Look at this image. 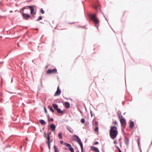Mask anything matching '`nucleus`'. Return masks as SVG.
I'll return each instance as SVG.
<instances>
[{
  "label": "nucleus",
  "instance_id": "f257e3e1",
  "mask_svg": "<svg viewBox=\"0 0 152 152\" xmlns=\"http://www.w3.org/2000/svg\"><path fill=\"white\" fill-rule=\"evenodd\" d=\"M110 137L114 140L115 138L118 134V131L117 127L115 126H111L109 132Z\"/></svg>",
  "mask_w": 152,
  "mask_h": 152
},
{
  "label": "nucleus",
  "instance_id": "f03ea898",
  "mask_svg": "<svg viewBox=\"0 0 152 152\" xmlns=\"http://www.w3.org/2000/svg\"><path fill=\"white\" fill-rule=\"evenodd\" d=\"M28 8H29L31 14L33 15V16L35 15L36 14V12H34V9L33 6H25L22 8L21 9V10H27L28 11H29Z\"/></svg>",
  "mask_w": 152,
  "mask_h": 152
},
{
  "label": "nucleus",
  "instance_id": "7ed1b4c3",
  "mask_svg": "<svg viewBox=\"0 0 152 152\" xmlns=\"http://www.w3.org/2000/svg\"><path fill=\"white\" fill-rule=\"evenodd\" d=\"M72 139L73 140L77 142L80 145L83 144L80 139L76 135H74L72 136Z\"/></svg>",
  "mask_w": 152,
  "mask_h": 152
},
{
  "label": "nucleus",
  "instance_id": "20e7f679",
  "mask_svg": "<svg viewBox=\"0 0 152 152\" xmlns=\"http://www.w3.org/2000/svg\"><path fill=\"white\" fill-rule=\"evenodd\" d=\"M57 71L56 69H48L47 71V73L48 74H50L52 73H55Z\"/></svg>",
  "mask_w": 152,
  "mask_h": 152
},
{
  "label": "nucleus",
  "instance_id": "39448f33",
  "mask_svg": "<svg viewBox=\"0 0 152 152\" xmlns=\"http://www.w3.org/2000/svg\"><path fill=\"white\" fill-rule=\"evenodd\" d=\"M22 16L23 18L26 19H28L30 18V15L27 13H26L24 12V10H22Z\"/></svg>",
  "mask_w": 152,
  "mask_h": 152
},
{
  "label": "nucleus",
  "instance_id": "423d86ee",
  "mask_svg": "<svg viewBox=\"0 0 152 152\" xmlns=\"http://www.w3.org/2000/svg\"><path fill=\"white\" fill-rule=\"evenodd\" d=\"M61 92V91L59 89V86H58L57 88V90L55 93L54 96H59Z\"/></svg>",
  "mask_w": 152,
  "mask_h": 152
},
{
  "label": "nucleus",
  "instance_id": "0eeeda50",
  "mask_svg": "<svg viewBox=\"0 0 152 152\" xmlns=\"http://www.w3.org/2000/svg\"><path fill=\"white\" fill-rule=\"evenodd\" d=\"M93 20V21L94 23L95 24V26L98 29V25L100 21L99 20Z\"/></svg>",
  "mask_w": 152,
  "mask_h": 152
},
{
  "label": "nucleus",
  "instance_id": "6e6552de",
  "mask_svg": "<svg viewBox=\"0 0 152 152\" xmlns=\"http://www.w3.org/2000/svg\"><path fill=\"white\" fill-rule=\"evenodd\" d=\"M47 139H48V148L49 150H50V135L48 134L47 137Z\"/></svg>",
  "mask_w": 152,
  "mask_h": 152
},
{
  "label": "nucleus",
  "instance_id": "1a4fd4ad",
  "mask_svg": "<svg viewBox=\"0 0 152 152\" xmlns=\"http://www.w3.org/2000/svg\"><path fill=\"white\" fill-rule=\"evenodd\" d=\"M91 148L92 150L95 151V152H99L98 149L94 146H92L90 147Z\"/></svg>",
  "mask_w": 152,
  "mask_h": 152
},
{
  "label": "nucleus",
  "instance_id": "9d476101",
  "mask_svg": "<svg viewBox=\"0 0 152 152\" xmlns=\"http://www.w3.org/2000/svg\"><path fill=\"white\" fill-rule=\"evenodd\" d=\"M50 127L52 131H54L56 128V126L54 124H52L50 126Z\"/></svg>",
  "mask_w": 152,
  "mask_h": 152
},
{
  "label": "nucleus",
  "instance_id": "9b49d317",
  "mask_svg": "<svg viewBox=\"0 0 152 152\" xmlns=\"http://www.w3.org/2000/svg\"><path fill=\"white\" fill-rule=\"evenodd\" d=\"M89 17L90 19H97L96 17V15L95 14L94 15L90 14L89 15Z\"/></svg>",
  "mask_w": 152,
  "mask_h": 152
},
{
  "label": "nucleus",
  "instance_id": "f8f14e48",
  "mask_svg": "<svg viewBox=\"0 0 152 152\" xmlns=\"http://www.w3.org/2000/svg\"><path fill=\"white\" fill-rule=\"evenodd\" d=\"M125 143L126 145H128L129 144V139L126 137H125Z\"/></svg>",
  "mask_w": 152,
  "mask_h": 152
},
{
  "label": "nucleus",
  "instance_id": "ddd939ff",
  "mask_svg": "<svg viewBox=\"0 0 152 152\" xmlns=\"http://www.w3.org/2000/svg\"><path fill=\"white\" fill-rule=\"evenodd\" d=\"M39 121L42 125H45L46 124V123L45 121L42 119L39 120Z\"/></svg>",
  "mask_w": 152,
  "mask_h": 152
},
{
  "label": "nucleus",
  "instance_id": "4468645a",
  "mask_svg": "<svg viewBox=\"0 0 152 152\" xmlns=\"http://www.w3.org/2000/svg\"><path fill=\"white\" fill-rule=\"evenodd\" d=\"M119 119L121 124H122L124 122L125 124H126V121L125 119L123 118L122 117L120 118H119Z\"/></svg>",
  "mask_w": 152,
  "mask_h": 152
},
{
  "label": "nucleus",
  "instance_id": "2eb2a0df",
  "mask_svg": "<svg viewBox=\"0 0 152 152\" xmlns=\"http://www.w3.org/2000/svg\"><path fill=\"white\" fill-rule=\"evenodd\" d=\"M70 104L69 102H65V106L66 108H69L70 107Z\"/></svg>",
  "mask_w": 152,
  "mask_h": 152
},
{
  "label": "nucleus",
  "instance_id": "dca6fc26",
  "mask_svg": "<svg viewBox=\"0 0 152 152\" xmlns=\"http://www.w3.org/2000/svg\"><path fill=\"white\" fill-rule=\"evenodd\" d=\"M98 124V122L96 120H93L92 121V124L93 126H97Z\"/></svg>",
  "mask_w": 152,
  "mask_h": 152
},
{
  "label": "nucleus",
  "instance_id": "f3484780",
  "mask_svg": "<svg viewBox=\"0 0 152 152\" xmlns=\"http://www.w3.org/2000/svg\"><path fill=\"white\" fill-rule=\"evenodd\" d=\"M134 125V122L133 121H131L129 123V126L130 129L133 128Z\"/></svg>",
  "mask_w": 152,
  "mask_h": 152
},
{
  "label": "nucleus",
  "instance_id": "a211bd4d",
  "mask_svg": "<svg viewBox=\"0 0 152 152\" xmlns=\"http://www.w3.org/2000/svg\"><path fill=\"white\" fill-rule=\"evenodd\" d=\"M58 137L59 139H62V133L61 132H59L58 134Z\"/></svg>",
  "mask_w": 152,
  "mask_h": 152
},
{
  "label": "nucleus",
  "instance_id": "6ab92c4d",
  "mask_svg": "<svg viewBox=\"0 0 152 152\" xmlns=\"http://www.w3.org/2000/svg\"><path fill=\"white\" fill-rule=\"evenodd\" d=\"M52 106L55 110H57L58 109V105L56 104H52Z\"/></svg>",
  "mask_w": 152,
  "mask_h": 152
},
{
  "label": "nucleus",
  "instance_id": "aec40b11",
  "mask_svg": "<svg viewBox=\"0 0 152 152\" xmlns=\"http://www.w3.org/2000/svg\"><path fill=\"white\" fill-rule=\"evenodd\" d=\"M67 128L68 130L71 133H73V130L72 129L71 127L69 126H67Z\"/></svg>",
  "mask_w": 152,
  "mask_h": 152
},
{
  "label": "nucleus",
  "instance_id": "412c9836",
  "mask_svg": "<svg viewBox=\"0 0 152 152\" xmlns=\"http://www.w3.org/2000/svg\"><path fill=\"white\" fill-rule=\"evenodd\" d=\"M56 110L57 111V113L59 114H61L63 113V111L61 110V109L60 108H58V109H57Z\"/></svg>",
  "mask_w": 152,
  "mask_h": 152
},
{
  "label": "nucleus",
  "instance_id": "4be33fe9",
  "mask_svg": "<svg viewBox=\"0 0 152 152\" xmlns=\"http://www.w3.org/2000/svg\"><path fill=\"white\" fill-rule=\"evenodd\" d=\"M48 108L50 110V111L52 112H53V113L54 112V110L51 106H50V105H49L48 106Z\"/></svg>",
  "mask_w": 152,
  "mask_h": 152
},
{
  "label": "nucleus",
  "instance_id": "5701e85b",
  "mask_svg": "<svg viewBox=\"0 0 152 152\" xmlns=\"http://www.w3.org/2000/svg\"><path fill=\"white\" fill-rule=\"evenodd\" d=\"M64 145L66 146L69 147V148L71 146V145L70 144L66 142H64Z\"/></svg>",
  "mask_w": 152,
  "mask_h": 152
},
{
  "label": "nucleus",
  "instance_id": "b1692460",
  "mask_svg": "<svg viewBox=\"0 0 152 152\" xmlns=\"http://www.w3.org/2000/svg\"><path fill=\"white\" fill-rule=\"evenodd\" d=\"M53 148L55 150V152H59V151L58 150L57 147L55 145L54 146Z\"/></svg>",
  "mask_w": 152,
  "mask_h": 152
},
{
  "label": "nucleus",
  "instance_id": "393cba45",
  "mask_svg": "<svg viewBox=\"0 0 152 152\" xmlns=\"http://www.w3.org/2000/svg\"><path fill=\"white\" fill-rule=\"evenodd\" d=\"M69 150L71 152H74V148L72 147V146L69 148Z\"/></svg>",
  "mask_w": 152,
  "mask_h": 152
},
{
  "label": "nucleus",
  "instance_id": "a878e982",
  "mask_svg": "<svg viewBox=\"0 0 152 152\" xmlns=\"http://www.w3.org/2000/svg\"><path fill=\"white\" fill-rule=\"evenodd\" d=\"M118 115L119 118H120L122 117L121 113L120 112H118Z\"/></svg>",
  "mask_w": 152,
  "mask_h": 152
},
{
  "label": "nucleus",
  "instance_id": "bb28decb",
  "mask_svg": "<svg viewBox=\"0 0 152 152\" xmlns=\"http://www.w3.org/2000/svg\"><path fill=\"white\" fill-rule=\"evenodd\" d=\"M80 146L81 148V152H83V144L80 145Z\"/></svg>",
  "mask_w": 152,
  "mask_h": 152
},
{
  "label": "nucleus",
  "instance_id": "cd10ccee",
  "mask_svg": "<svg viewBox=\"0 0 152 152\" xmlns=\"http://www.w3.org/2000/svg\"><path fill=\"white\" fill-rule=\"evenodd\" d=\"M94 130L96 132L98 131V127L97 126H96Z\"/></svg>",
  "mask_w": 152,
  "mask_h": 152
},
{
  "label": "nucleus",
  "instance_id": "c85d7f7f",
  "mask_svg": "<svg viewBox=\"0 0 152 152\" xmlns=\"http://www.w3.org/2000/svg\"><path fill=\"white\" fill-rule=\"evenodd\" d=\"M40 12L42 14H44L45 13L44 11L42 8L40 9Z\"/></svg>",
  "mask_w": 152,
  "mask_h": 152
},
{
  "label": "nucleus",
  "instance_id": "c756f323",
  "mask_svg": "<svg viewBox=\"0 0 152 152\" xmlns=\"http://www.w3.org/2000/svg\"><path fill=\"white\" fill-rule=\"evenodd\" d=\"M81 122L82 123H84L85 122V119L83 118H82L81 119Z\"/></svg>",
  "mask_w": 152,
  "mask_h": 152
},
{
  "label": "nucleus",
  "instance_id": "7c9ffc66",
  "mask_svg": "<svg viewBox=\"0 0 152 152\" xmlns=\"http://www.w3.org/2000/svg\"><path fill=\"white\" fill-rule=\"evenodd\" d=\"M60 143L61 144L63 145V144L64 143V142L63 141L61 140L60 141Z\"/></svg>",
  "mask_w": 152,
  "mask_h": 152
},
{
  "label": "nucleus",
  "instance_id": "2f4dec72",
  "mask_svg": "<svg viewBox=\"0 0 152 152\" xmlns=\"http://www.w3.org/2000/svg\"><path fill=\"white\" fill-rule=\"evenodd\" d=\"M44 110H45V113H47V110H46L45 107V108H44Z\"/></svg>",
  "mask_w": 152,
  "mask_h": 152
},
{
  "label": "nucleus",
  "instance_id": "473e14b6",
  "mask_svg": "<svg viewBox=\"0 0 152 152\" xmlns=\"http://www.w3.org/2000/svg\"><path fill=\"white\" fill-rule=\"evenodd\" d=\"M98 144V142L96 141V142H95V143L94 144V145H96L97 144Z\"/></svg>",
  "mask_w": 152,
  "mask_h": 152
},
{
  "label": "nucleus",
  "instance_id": "72a5a7b5",
  "mask_svg": "<svg viewBox=\"0 0 152 152\" xmlns=\"http://www.w3.org/2000/svg\"><path fill=\"white\" fill-rule=\"evenodd\" d=\"M113 123V124H115L117 125V123L116 121H115Z\"/></svg>",
  "mask_w": 152,
  "mask_h": 152
},
{
  "label": "nucleus",
  "instance_id": "f704fd0d",
  "mask_svg": "<svg viewBox=\"0 0 152 152\" xmlns=\"http://www.w3.org/2000/svg\"><path fill=\"white\" fill-rule=\"evenodd\" d=\"M42 17L41 16H39L38 19H42Z\"/></svg>",
  "mask_w": 152,
  "mask_h": 152
},
{
  "label": "nucleus",
  "instance_id": "c9c22d12",
  "mask_svg": "<svg viewBox=\"0 0 152 152\" xmlns=\"http://www.w3.org/2000/svg\"><path fill=\"white\" fill-rule=\"evenodd\" d=\"M79 111L80 112V113L82 114L83 113V112L81 110H79Z\"/></svg>",
  "mask_w": 152,
  "mask_h": 152
},
{
  "label": "nucleus",
  "instance_id": "e433bc0d",
  "mask_svg": "<svg viewBox=\"0 0 152 152\" xmlns=\"http://www.w3.org/2000/svg\"><path fill=\"white\" fill-rule=\"evenodd\" d=\"M50 121H52V122L53 121V118H50Z\"/></svg>",
  "mask_w": 152,
  "mask_h": 152
},
{
  "label": "nucleus",
  "instance_id": "4c0bfd02",
  "mask_svg": "<svg viewBox=\"0 0 152 152\" xmlns=\"http://www.w3.org/2000/svg\"><path fill=\"white\" fill-rule=\"evenodd\" d=\"M90 113H91V116L92 117V111L91 110L90 111Z\"/></svg>",
  "mask_w": 152,
  "mask_h": 152
},
{
  "label": "nucleus",
  "instance_id": "58836bf2",
  "mask_svg": "<svg viewBox=\"0 0 152 152\" xmlns=\"http://www.w3.org/2000/svg\"><path fill=\"white\" fill-rule=\"evenodd\" d=\"M115 148H116L117 149H118V148H119V147H118V146H115Z\"/></svg>",
  "mask_w": 152,
  "mask_h": 152
},
{
  "label": "nucleus",
  "instance_id": "ea45409f",
  "mask_svg": "<svg viewBox=\"0 0 152 152\" xmlns=\"http://www.w3.org/2000/svg\"><path fill=\"white\" fill-rule=\"evenodd\" d=\"M114 144H116L117 143V142L115 141H114Z\"/></svg>",
  "mask_w": 152,
  "mask_h": 152
},
{
  "label": "nucleus",
  "instance_id": "a19ab883",
  "mask_svg": "<svg viewBox=\"0 0 152 152\" xmlns=\"http://www.w3.org/2000/svg\"><path fill=\"white\" fill-rule=\"evenodd\" d=\"M17 45L18 47H19L20 46V45H19V44L18 43L17 44Z\"/></svg>",
  "mask_w": 152,
  "mask_h": 152
},
{
  "label": "nucleus",
  "instance_id": "79ce46f5",
  "mask_svg": "<svg viewBox=\"0 0 152 152\" xmlns=\"http://www.w3.org/2000/svg\"><path fill=\"white\" fill-rule=\"evenodd\" d=\"M118 151L119 152V151L121 150L119 148H118Z\"/></svg>",
  "mask_w": 152,
  "mask_h": 152
},
{
  "label": "nucleus",
  "instance_id": "37998d69",
  "mask_svg": "<svg viewBox=\"0 0 152 152\" xmlns=\"http://www.w3.org/2000/svg\"><path fill=\"white\" fill-rule=\"evenodd\" d=\"M118 151L119 152V151L121 150L119 148H118Z\"/></svg>",
  "mask_w": 152,
  "mask_h": 152
},
{
  "label": "nucleus",
  "instance_id": "c03bdc74",
  "mask_svg": "<svg viewBox=\"0 0 152 152\" xmlns=\"http://www.w3.org/2000/svg\"><path fill=\"white\" fill-rule=\"evenodd\" d=\"M45 137H46V134L45 132Z\"/></svg>",
  "mask_w": 152,
  "mask_h": 152
},
{
  "label": "nucleus",
  "instance_id": "a18cd8bd",
  "mask_svg": "<svg viewBox=\"0 0 152 152\" xmlns=\"http://www.w3.org/2000/svg\"><path fill=\"white\" fill-rule=\"evenodd\" d=\"M35 29L36 30H37V31H38V30L37 28H35Z\"/></svg>",
  "mask_w": 152,
  "mask_h": 152
},
{
  "label": "nucleus",
  "instance_id": "49530a36",
  "mask_svg": "<svg viewBox=\"0 0 152 152\" xmlns=\"http://www.w3.org/2000/svg\"><path fill=\"white\" fill-rule=\"evenodd\" d=\"M22 147H23L22 146H20V148H22Z\"/></svg>",
  "mask_w": 152,
  "mask_h": 152
},
{
  "label": "nucleus",
  "instance_id": "de8ad7c7",
  "mask_svg": "<svg viewBox=\"0 0 152 152\" xmlns=\"http://www.w3.org/2000/svg\"><path fill=\"white\" fill-rule=\"evenodd\" d=\"M69 23V24H73V23Z\"/></svg>",
  "mask_w": 152,
  "mask_h": 152
},
{
  "label": "nucleus",
  "instance_id": "09e8293b",
  "mask_svg": "<svg viewBox=\"0 0 152 152\" xmlns=\"http://www.w3.org/2000/svg\"><path fill=\"white\" fill-rule=\"evenodd\" d=\"M12 12V11H10V12Z\"/></svg>",
  "mask_w": 152,
  "mask_h": 152
},
{
  "label": "nucleus",
  "instance_id": "8fccbe9b",
  "mask_svg": "<svg viewBox=\"0 0 152 152\" xmlns=\"http://www.w3.org/2000/svg\"><path fill=\"white\" fill-rule=\"evenodd\" d=\"M119 152H122L121 150H120Z\"/></svg>",
  "mask_w": 152,
  "mask_h": 152
},
{
  "label": "nucleus",
  "instance_id": "3c124183",
  "mask_svg": "<svg viewBox=\"0 0 152 152\" xmlns=\"http://www.w3.org/2000/svg\"><path fill=\"white\" fill-rule=\"evenodd\" d=\"M76 152H79V151H77Z\"/></svg>",
  "mask_w": 152,
  "mask_h": 152
},
{
  "label": "nucleus",
  "instance_id": "603ef678",
  "mask_svg": "<svg viewBox=\"0 0 152 152\" xmlns=\"http://www.w3.org/2000/svg\"><path fill=\"white\" fill-rule=\"evenodd\" d=\"M8 55H7L5 57V58H6V57Z\"/></svg>",
  "mask_w": 152,
  "mask_h": 152
},
{
  "label": "nucleus",
  "instance_id": "864d4df0",
  "mask_svg": "<svg viewBox=\"0 0 152 152\" xmlns=\"http://www.w3.org/2000/svg\"><path fill=\"white\" fill-rule=\"evenodd\" d=\"M47 116L48 117H49V115H47Z\"/></svg>",
  "mask_w": 152,
  "mask_h": 152
},
{
  "label": "nucleus",
  "instance_id": "5fc2aeb1",
  "mask_svg": "<svg viewBox=\"0 0 152 152\" xmlns=\"http://www.w3.org/2000/svg\"><path fill=\"white\" fill-rule=\"evenodd\" d=\"M39 20V19L37 20Z\"/></svg>",
  "mask_w": 152,
  "mask_h": 152
},
{
  "label": "nucleus",
  "instance_id": "6e6d98bb",
  "mask_svg": "<svg viewBox=\"0 0 152 152\" xmlns=\"http://www.w3.org/2000/svg\"><path fill=\"white\" fill-rule=\"evenodd\" d=\"M106 20L107 21V22H108V21H107V19H106Z\"/></svg>",
  "mask_w": 152,
  "mask_h": 152
}]
</instances>
